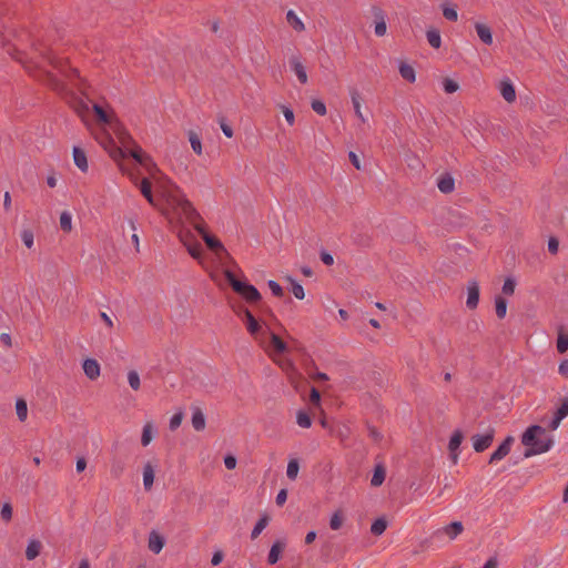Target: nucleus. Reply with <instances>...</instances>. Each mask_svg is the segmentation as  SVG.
<instances>
[{
  "label": "nucleus",
  "mask_w": 568,
  "mask_h": 568,
  "mask_svg": "<svg viewBox=\"0 0 568 568\" xmlns=\"http://www.w3.org/2000/svg\"><path fill=\"white\" fill-rule=\"evenodd\" d=\"M176 209L179 210V214L184 216L186 221L193 225L194 230L201 235L207 248L213 251L221 261L225 257L230 258L232 263H234L223 243L215 235L207 231L200 213L187 199H178Z\"/></svg>",
  "instance_id": "f257e3e1"
},
{
  "label": "nucleus",
  "mask_w": 568,
  "mask_h": 568,
  "mask_svg": "<svg viewBox=\"0 0 568 568\" xmlns=\"http://www.w3.org/2000/svg\"><path fill=\"white\" fill-rule=\"evenodd\" d=\"M110 128L121 145H118L113 136L105 130L97 134L95 139L114 161H121L126 158L129 148L135 145V141L119 120H114Z\"/></svg>",
  "instance_id": "f03ea898"
},
{
  "label": "nucleus",
  "mask_w": 568,
  "mask_h": 568,
  "mask_svg": "<svg viewBox=\"0 0 568 568\" xmlns=\"http://www.w3.org/2000/svg\"><path fill=\"white\" fill-rule=\"evenodd\" d=\"M521 444L526 447L524 457L529 458L550 450L555 439L552 435L547 433L546 428L539 425H531L521 435Z\"/></svg>",
  "instance_id": "7ed1b4c3"
},
{
  "label": "nucleus",
  "mask_w": 568,
  "mask_h": 568,
  "mask_svg": "<svg viewBox=\"0 0 568 568\" xmlns=\"http://www.w3.org/2000/svg\"><path fill=\"white\" fill-rule=\"evenodd\" d=\"M223 273L232 290L248 304L255 305L262 301V295L258 290L247 280H239L236 275L229 268L224 270Z\"/></svg>",
  "instance_id": "20e7f679"
},
{
  "label": "nucleus",
  "mask_w": 568,
  "mask_h": 568,
  "mask_svg": "<svg viewBox=\"0 0 568 568\" xmlns=\"http://www.w3.org/2000/svg\"><path fill=\"white\" fill-rule=\"evenodd\" d=\"M126 156H131L150 173L156 168V164L152 161L150 155H148L136 143L129 148Z\"/></svg>",
  "instance_id": "39448f33"
},
{
  "label": "nucleus",
  "mask_w": 568,
  "mask_h": 568,
  "mask_svg": "<svg viewBox=\"0 0 568 568\" xmlns=\"http://www.w3.org/2000/svg\"><path fill=\"white\" fill-rule=\"evenodd\" d=\"M126 156H131L150 173L156 168V164L152 161L150 155H148L136 143L129 148Z\"/></svg>",
  "instance_id": "423d86ee"
},
{
  "label": "nucleus",
  "mask_w": 568,
  "mask_h": 568,
  "mask_svg": "<svg viewBox=\"0 0 568 568\" xmlns=\"http://www.w3.org/2000/svg\"><path fill=\"white\" fill-rule=\"evenodd\" d=\"M126 156H131L150 173L156 168V164L152 161L150 155H148L136 143L129 148Z\"/></svg>",
  "instance_id": "0eeeda50"
},
{
  "label": "nucleus",
  "mask_w": 568,
  "mask_h": 568,
  "mask_svg": "<svg viewBox=\"0 0 568 568\" xmlns=\"http://www.w3.org/2000/svg\"><path fill=\"white\" fill-rule=\"evenodd\" d=\"M495 436V429L489 428L485 434H475L471 436L473 447L476 453H483L493 443Z\"/></svg>",
  "instance_id": "6e6552de"
},
{
  "label": "nucleus",
  "mask_w": 568,
  "mask_h": 568,
  "mask_svg": "<svg viewBox=\"0 0 568 568\" xmlns=\"http://www.w3.org/2000/svg\"><path fill=\"white\" fill-rule=\"evenodd\" d=\"M245 324L247 332L254 337L258 338L260 335L266 334L260 322L254 317L251 311H245V318L242 320Z\"/></svg>",
  "instance_id": "1a4fd4ad"
},
{
  "label": "nucleus",
  "mask_w": 568,
  "mask_h": 568,
  "mask_svg": "<svg viewBox=\"0 0 568 568\" xmlns=\"http://www.w3.org/2000/svg\"><path fill=\"white\" fill-rule=\"evenodd\" d=\"M480 296L479 284L473 280L467 283V301L466 306L469 310H475L478 306Z\"/></svg>",
  "instance_id": "9d476101"
},
{
  "label": "nucleus",
  "mask_w": 568,
  "mask_h": 568,
  "mask_svg": "<svg viewBox=\"0 0 568 568\" xmlns=\"http://www.w3.org/2000/svg\"><path fill=\"white\" fill-rule=\"evenodd\" d=\"M514 437L507 436L505 440L497 447V449L490 455L488 463L495 464L504 459L510 452Z\"/></svg>",
  "instance_id": "9b49d317"
},
{
  "label": "nucleus",
  "mask_w": 568,
  "mask_h": 568,
  "mask_svg": "<svg viewBox=\"0 0 568 568\" xmlns=\"http://www.w3.org/2000/svg\"><path fill=\"white\" fill-rule=\"evenodd\" d=\"M463 439V432L460 429L454 430L448 443L449 457L454 464H457L458 462V449L460 447Z\"/></svg>",
  "instance_id": "f8f14e48"
},
{
  "label": "nucleus",
  "mask_w": 568,
  "mask_h": 568,
  "mask_svg": "<svg viewBox=\"0 0 568 568\" xmlns=\"http://www.w3.org/2000/svg\"><path fill=\"white\" fill-rule=\"evenodd\" d=\"M288 62H290V67H291L292 71L296 74L298 81L302 84H305L307 82L308 78H307L305 67L302 64L300 58L297 55H292L290 58Z\"/></svg>",
  "instance_id": "ddd939ff"
},
{
  "label": "nucleus",
  "mask_w": 568,
  "mask_h": 568,
  "mask_svg": "<svg viewBox=\"0 0 568 568\" xmlns=\"http://www.w3.org/2000/svg\"><path fill=\"white\" fill-rule=\"evenodd\" d=\"M165 545V539L156 530L149 534L148 547L153 554H160Z\"/></svg>",
  "instance_id": "4468645a"
},
{
  "label": "nucleus",
  "mask_w": 568,
  "mask_h": 568,
  "mask_svg": "<svg viewBox=\"0 0 568 568\" xmlns=\"http://www.w3.org/2000/svg\"><path fill=\"white\" fill-rule=\"evenodd\" d=\"M437 187L444 194H449L455 190V179L449 173H443L437 179Z\"/></svg>",
  "instance_id": "2eb2a0df"
},
{
  "label": "nucleus",
  "mask_w": 568,
  "mask_h": 568,
  "mask_svg": "<svg viewBox=\"0 0 568 568\" xmlns=\"http://www.w3.org/2000/svg\"><path fill=\"white\" fill-rule=\"evenodd\" d=\"M499 91L501 97L508 103H511L516 100V90L513 82L509 79H505L499 84Z\"/></svg>",
  "instance_id": "dca6fc26"
},
{
  "label": "nucleus",
  "mask_w": 568,
  "mask_h": 568,
  "mask_svg": "<svg viewBox=\"0 0 568 568\" xmlns=\"http://www.w3.org/2000/svg\"><path fill=\"white\" fill-rule=\"evenodd\" d=\"M82 367L88 378L95 379L100 376V365L94 358L85 357Z\"/></svg>",
  "instance_id": "f3484780"
},
{
  "label": "nucleus",
  "mask_w": 568,
  "mask_h": 568,
  "mask_svg": "<svg viewBox=\"0 0 568 568\" xmlns=\"http://www.w3.org/2000/svg\"><path fill=\"white\" fill-rule=\"evenodd\" d=\"M93 112L99 123L111 126L114 123L115 118L110 115L103 106L98 103H93Z\"/></svg>",
  "instance_id": "a211bd4d"
},
{
  "label": "nucleus",
  "mask_w": 568,
  "mask_h": 568,
  "mask_svg": "<svg viewBox=\"0 0 568 568\" xmlns=\"http://www.w3.org/2000/svg\"><path fill=\"white\" fill-rule=\"evenodd\" d=\"M475 30L477 32L478 38L483 43L490 45L493 43V32L491 29L484 23L476 22Z\"/></svg>",
  "instance_id": "6ab92c4d"
},
{
  "label": "nucleus",
  "mask_w": 568,
  "mask_h": 568,
  "mask_svg": "<svg viewBox=\"0 0 568 568\" xmlns=\"http://www.w3.org/2000/svg\"><path fill=\"white\" fill-rule=\"evenodd\" d=\"M72 154H73L74 164L78 166V169L82 172H87L88 171V160H87V154H85L84 150L81 149L80 146H73Z\"/></svg>",
  "instance_id": "aec40b11"
},
{
  "label": "nucleus",
  "mask_w": 568,
  "mask_h": 568,
  "mask_svg": "<svg viewBox=\"0 0 568 568\" xmlns=\"http://www.w3.org/2000/svg\"><path fill=\"white\" fill-rule=\"evenodd\" d=\"M192 426L195 430L201 432L205 428V416L202 409L197 406H192Z\"/></svg>",
  "instance_id": "412c9836"
},
{
  "label": "nucleus",
  "mask_w": 568,
  "mask_h": 568,
  "mask_svg": "<svg viewBox=\"0 0 568 568\" xmlns=\"http://www.w3.org/2000/svg\"><path fill=\"white\" fill-rule=\"evenodd\" d=\"M284 548H285V544L283 541H280V540L275 541L270 549V552L267 556V562L270 565H275L278 561L280 555L284 550Z\"/></svg>",
  "instance_id": "4be33fe9"
},
{
  "label": "nucleus",
  "mask_w": 568,
  "mask_h": 568,
  "mask_svg": "<svg viewBox=\"0 0 568 568\" xmlns=\"http://www.w3.org/2000/svg\"><path fill=\"white\" fill-rule=\"evenodd\" d=\"M385 476H386V469H385L384 465L377 464L374 468V474L371 479V485L373 487H379L384 483Z\"/></svg>",
  "instance_id": "5701e85b"
},
{
  "label": "nucleus",
  "mask_w": 568,
  "mask_h": 568,
  "mask_svg": "<svg viewBox=\"0 0 568 568\" xmlns=\"http://www.w3.org/2000/svg\"><path fill=\"white\" fill-rule=\"evenodd\" d=\"M154 481V467L146 463L143 467V485L145 490H150Z\"/></svg>",
  "instance_id": "b1692460"
},
{
  "label": "nucleus",
  "mask_w": 568,
  "mask_h": 568,
  "mask_svg": "<svg viewBox=\"0 0 568 568\" xmlns=\"http://www.w3.org/2000/svg\"><path fill=\"white\" fill-rule=\"evenodd\" d=\"M266 334L270 335V346L274 351L278 353H284L287 351V344L278 335L272 332H266Z\"/></svg>",
  "instance_id": "393cba45"
},
{
  "label": "nucleus",
  "mask_w": 568,
  "mask_h": 568,
  "mask_svg": "<svg viewBox=\"0 0 568 568\" xmlns=\"http://www.w3.org/2000/svg\"><path fill=\"white\" fill-rule=\"evenodd\" d=\"M274 362L288 374L290 377L296 373L293 362L290 357H273Z\"/></svg>",
  "instance_id": "a878e982"
},
{
  "label": "nucleus",
  "mask_w": 568,
  "mask_h": 568,
  "mask_svg": "<svg viewBox=\"0 0 568 568\" xmlns=\"http://www.w3.org/2000/svg\"><path fill=\"white\" fill-rule=\"evenodd\" d=\"M399 74L400 77L406 80L407 82L409 83H414L415 80H416V73H415V70L414 68L408 64V63H405V62H402L399 64Z\"/></svg>",
  "instance_id": "bb28decb"
},
{
  "label": "nucleus",
  "mask_w": 568,
  "mask_h": 568,
  "mask_svg": "<svg viewBox=\"0 0 568 568\" xmlns=\"http://www.w3.org/2000/svg\"><path fill=\"white\" fill-rule=\"evenodd\" d=\"M507 305H508V301L504 296H501V295L495 296V311H496V315L499 320L505 318V316L507 314Z\"/></svg>",
  "instance_id": "cd10ccee"
},
{
  "label": "nucleus",
  "mask_w": 568,
  "mask_h": 568,
  "mask_svg": "<svg viewBox=\"0 0 568 568\" xmlns=\"http://www.w3.org/2000/svg\"><path fill=\"white\" fill-rule=\"evenodd\" d=\"M41 548H42V545L39 540H36V539L30 540L27 546V549H26L27 559L28 560L36 559L39 556Z\"/></svg>",
  "instance_id": "c85d7f7f"
},
{
  "label": "nucleus",
  "mask_w": 568,
  "mask_h": 568,
  "mask_svg": "<svg viewBox=\"0 0 568 568\" xmlns=\"http://www.w3.org/2000/svg\"><path fill=\"white\" fill-rule=\"evenodd\" d=\"M139 189L142 195L148 200L150 204H153L152 184L148 178H143L139 184Z\"/></svg>",
  "instance_id": "c756f323"
},
{
  "label": "nucleus",
  "mask_w": 568,
  "mask_h": 568,
  "mask_svg": "<svg viewBox=\"0 0 568 568\" xmlns=\"http://www.w3.org/2000/svg\"><path fill=\"white\" fill-rule=\"evenodd\" d=\"M286 21L295 31L301 32L305 29L304 23L302 22V20L296 16V13L293 10L287 11Z\"/></svg>",
  "instance_id": "7c9ffc66"
},
{
  "label": "nucleus",
  "mask_w": 568,
  "mask_h": 568,
  "mask_svg": "<svg viewBox=\"0 0 568 568\" xmlns=\"http://www.w3.org/2000/svg\"><path fill=\"white\" fill-rule=\"evenodd\" d=\"M351 98H352V103H353V108H354L356 116L358 119H361L362 122H365V119H364L362 110H361L362 98L356 89L351 90Z\"/></svg>",
  "instance_id": "2f4dec72"
},
{
  "label": "nucleus",
  "mask_w": 568,
  "mask_h": 568,
  "mask_svg": "<svg viewBox=\"0 0 568 568\" xmlns=\"http://www.w3.org/2000/svg\"><path fill=\"white\" fill-rule=\"evenodd\" d=\"M427 41L434 49H439L442 45L440 32L437 29H429L426 32Z\"/></svg>",
  "instance_id": "473e14b6"
},
{
  "label": "nucleus",
  "mask_w": 568,
  "mask_h": 568,
  "mask_svg": "<svg viewBox=\"0 0 568 568\" xmlns=\"http://www.w3.org/2000/svg\"><path fill=\"white\" fill-rule=\"evenodd\" d=\"M463 531V524L460 521H453L444 528V534L449 536L450 539L456 538Z\"/></svg>",
  "instance_id": "72a5a7b5"
},
{
  "label": "nucleus",
  "mask_w": 568,
  "mask_h": 568,
  "mask_svg": "<svg viewBox=\"0 0 568 568\" xmlns=\"http://www.w3.org/2000/svg\"><path fill=\"white\" fill-rule=\"evenodd\" d=\"M286 281L291 284V291L293 295L297 300H303L305 297V292L303 286L296 282L292 276H286Z\"/></svg>",
  "instance_id": "f704fd0d"
},
{
  "label": "nucleus",
  "mask_w": 568,
  "mask_h": 568,
  "mask_svg": "<svg viewBox=\"0 0 568 568\" xmlns=\"http://www.w3.org/2000/svg\"><path fill=\"white\" fill-rule=\"evenodd\" d=\"M387 528V520L384 517L377 518L371 526V532L381 536Z\"/></svg>",
  "instance_id": "c9c22d12"
},
{
  "label": "nucleus",
  "mask_w": 568,
  "mask_h": 568,
  "mask_svg": "<svg viewBox=\"0 0 568 568\" xmlns=\"http://www.w3.org/2000/svg\"><path fill=\"white\" fill-rule=\"evenodd\" d=\"M267 524H268V517L266 515L262 516L255 524V526L251 532V538L256 539L261 535V532L265 529Z\"/></svg>",
  "instance_id": "e433bc0d"
},
{
  "label": "nucleus",
  "mask_w": 568,
  "mask_h": 568,
  "mask_svg": "<svg viewBox=\"0 0 568 568\" xmlns=\"http://www.w3.org/2000/svg\"><path fill=\"white\" fill-rule=\"evenodd\" d=\"M568 349V333H565L562 328L559 329L557 338V351L560 354L566 353Z\"/></svg>",
  "instance_id": "4c0bfd02"
},
{
  "label": "nucleus",
  "mask_w": 568,
  "mask_h": 568,
  "mask_svg": "<svg viewBox=\"0 0 568 568\" xmlns=\"http://www.w3.org/2000/svg\"><path fill=\"white\" fill-rule=\"evenodd\" d=\"M16 412H17V416L20 422H24L27 419L28 406H27V402L24 399H22V398L17 399Z\"/></svg>",
  "instance_id": "58836bf2"
},
{
  "label": "nucleus",
  "mask_w": 568,
  "mask_h": 568,
  "mask_svg": "<svg viewBox=\"0 0 568 568\" xmlns=\"http://www.w3.org/2000/svg\"><path fill=\"white\" fill-rule=\"evenodd\" d=\"M296 423L302 428H310L312 425V418L306 412L298 410L296 414Z\"/></svg>",
  "instance_id": "ea45409f"
},
{
  "label": "nucleus",
  "mask_w": 568,
  "mask_h": 568,
  "mask_svg": "<svg viewBox=\"0 0 568 568\" xmlns=\"http://www.w3.org/2000/svg\"><path fill=\"white\" fill-rule=\"evenodd\" d=\"M189 141L191 143V148L192 150L196 153V154H202V143H201V139L200 136L193 132V131H190L189 132Z\"/></svg>",
  "instance_id": "a19ab883"
},
{
  "label": "nucleus",
  "mask_w": 568,
  "mask_h": 568,
  "mask_svg": "<svg viewBox=\"0 0 568 568\" xmlns=\"http://www.w3.org/2000/svg\"><path fill=\"white\" fill-rule=\"evenodd\" d=\"M60 227L63 232H70L72 230V217L71 214L67 211L62 212L60 215Z\"/></svg>",
  "instance_id": "79ce46f5"
},
{
  "label": "nucleus",
  "mask_w": 568,
  "mask_h": 568,
  "mask_svg": "<svg viewBox=\"0 0 568 568\" xmlns=\"http://www.w3.org/2000/svg\"><path fill=\"white\" fill-rule=\"evenodd\" d=\"M300 470V464L297 459H291L287 464L286 475L291 480L296 479Z\"/></svg>",
  "instance_id": "37998d69"
},
{
  "label": "nucleus",
  "mask_w": 568,
  "mask_h": 568,
  "mask_svg": "<svg viewBox=\"0 0 568 568\" xmlns=\"http://www.w3.org/2000/svg\"><path fill=\"white\" fill-rule=\"evenodd\" d=\"M516 287V281L513 277H506L501 287V292L504 295H513Z\"/></svg>",
  "instance_id": "c03bdc74"
},
{
  "label": "nucleus",
  "mask_w": 568,
  "mask_h": 568,
  "mask_svg": "<svg viewBox=\"0 0 568 568\" xmlns=\"http://www.w3.org/2000/svg\"><path fill=\"white\" fill-rule=\"evenodd\" d=\"M343 520H344V517H343L342 511L341 510L335 511L329 520L331 529H333V530L339 529L343 525Z\"/></svg>",
  "instance_id": "a18cd8bd"
},
{
  "label": "nucleus",
  "mask_w": 568,
  "mask_h": 568,
  "mask_svg": "<svg viewBox=\"0 0 568 568\" xmlns=\"http://www.w3.org/2000/svg\"><path fill=\"white\" fill-rule=\"evenodd\" d=\"M128 382L132 389H134V390L140 389L141 382H140V376L136 371H130L128 373Z\"/></svg>",
  "instance_id": "49530a36"
},
{
  "label": "nucleus",
  "mask_w": 568,
  "mask_h": 568,
  "mask_svg": "<svg viewBox=\"0 0 568 568\" xmlns=\"http://www.w3.org/2000/svg\"><path fill=\"white\" fill-rule=\"evenodd\" d=\"M152 440V425L150 423L143 426L141 444L148 446Z\"/></svg>",
  "instance_id": "de8ad7c7"
},
{
  "label": "nucleus",
  "mask_w": 568,
  "mask_h": 568,
  "mask_svg": "<svg viewBox=\"0 0 568 568\" xmlns=\"http://www.w3.org/2000/svg\"><path fill=\"white\" fill-rule=\"evenodd\" d=\"M443 89L446 93L450 94L455 93L459 89V85L455 80L445 78L443 81Z\"/></svg>",
  "instance_id": "09e8293b"
},
{
  "label": "nucleus",
  "mask_w": 568,
  "mask_h": 568,
  "mask_svg": "<svg viewBox=\"0 0 568 568\" xmlns=\"http://www.w3.org/2000/svg\"><path fill=\"white\" fill-rule=\"evenodd\" d=\"M189 254L195 258L199 260L202 255V245L199 242H194L190 245H186Z\"/></svg>",
  "instance_id": "8fccbe9b"
},
{
  "label": "nucleus",
  "mask_w": 568,
  "mask_h": 568,
  "mask_svg": "<svg viewBox=\"0 0 568 568\" xmlns=\"http://www.w3.org/2000/svg\"><path fill=\"white\" fill-rule=\"evenodd\" d=\"M443 16L448 21H457L458 13L455 7L444 6L443 7Z\"/></svg>",
  "instance_id": "3c124183"
},
{
  "label": "nucleus",
  "mask_w": 568,
  "mask_h": 568,
  "mask_svg": "<svg viewBox=\"0 0 568 568\" xmlns=\"http://www.w3.org/2000/svg\"><path fill=\"white\" fill-rule=\"evenodd\" d=\"M219 124L224 135L231 139L234 134L232 126L226 122L224 116H219Z\"/></svg>",
  "instance_id": "603ef678"
},
{
  "label": "nucleus",
  "mask_w": 568,
  "mask_h": 568,
  "mask_svg": "<svg viewBox=\"0 0 568 568\" xmlns=\"http://www.w3.org/2000/svg\"><path fill=\"white\" fill-rule=\"evenodd\" d=\"M311 106L314 112H316L318 115H325L327 110L326 105L322 100L314 99L311 102Z\"/></svg>",
  "instance_id": "864d4df0"
},
{
  "label": "nucleus",
  "mask_w": 568,
  "mask_h": 568,
  "mask_svg": "<svg viewBox=\"0 0 568 568\" xmlns=\"http://www.w3.org/2000/svg\"><path fill=\"white\" fill-rule=\"evenodd\" d=\"M267 286L274 296L282 297L284 295L283 287L276 281L270 280Z\"/></svg>",
  "instance_id": "5fc2aeb1"
},
{
  "label": "nucleus",
  "mask_w": 568,
  "mask_h": 568,
  "mask_svg": "<svg viewBox=\"0 0 568 568\" xmlns=\"http://www.w3.org/2000/svg\"><path fill=\"white\" fill-rule=\"evenodd\" d=\"M33 239L34 235L31 230H23L21 232V240L28 248H31L33 246Z\"/></svg>",
  "instance_id": "6e6d98bb"
},
{
  "label": "nucleus",
  "mask_w": 568,
  "mask_h": 568,
  "mask_svg": "<svg viewBox=\"0 0 568 568\" xmlns=\"http://www.w3.org/2000/svg\"><path fill=\"white\" fill-rule=\"evenodd\" d=\"M368 436L374 443H379L383 439V434L372 425H367Z\"/></svg>",
  "instance_id": "4d7b16f0"
},
{
  "label": "nucleus",
  "mask_w": 568,
  "mask_h": 568,
  "mask_svg": "<svg viewBox=\"0 0 568 568\" xmlns=\"http://www.w3.org/2000/svg\"><path fill=\"white\" fill-rule=\"evenodd\" d=\"M1 518L6 523L10 521L12 518V506L9 503H4L1 508Z\"/></svg>",
  "instance_id": "13d9d810"
},
{
  "label": "nucleus",
  "mask_w": 568,
  "mask_h": 568,
  "mask_svg": "<svg viewBox=\"0 0 568 568\" xmlns=\"http://www.w3.org/2000/svg\"><path fill=\"white\" fill-rule=\"evenodd\" d=\"M556 415L559 416V418H566L568 416V397H565L561 402V405L557 408Z\"/></svg>",
  "instance_id": "bf43d9fd"
},
{
  "label": "nucleus",
  "mask_w": 568,
  "mask_h": 568,
  "mask_svg": "<svg viewBox=\"0 0 568 568\" xmlns=\"http://www.w3.org/2000/svg\"><path fill=\"white\" fill-rule=\"evenodd\" d=\"M372 14H373L375 21H386L385 11L378 6L372 7Z\"/></svg>",
  "instance_id": "052dcab7"
},
{
  "label": "nucleus",
  "mask_w": 568,
  "mask_h": 568,
  "mask_svg": "<svg viewBox=\"0 0 568 568\" xmlns=\"http://www.w3.org/2000/svg\"><path fill=\"white\" fill-rule=\"evenodd\" d=\"M182 420H183V414L181 412L174 414L170 419V429L175 430L176 428H179Z\"/></svg>",
  "instance_id": "680f3d73"
},
{
  "label": "nucleus",
  "mask_w": 568,
  "mask_h": 568,
  "mask_svg": "<svg viewBox=\"0 0 568 568\" xmlns=\"http://www.w3.org/2000/svg\"><path fill=\"white\" fill-rule=\"evenodd\" d=\"M281 109H282L283 115H284L285 120L287 121V123L290 125H293L294 121H295L293 110L286 105H281Z\"/></svg>",
  "instance_id": "e2e57ef3"
},
{
  "label": "nucleus",
  "mask_w": 568,
  "mask_h": 568,
  "mask_svg": "<svg viewBox=\"0 0 568 568\" xmlns=\"http://www.w3.org/2000/svg\"><path fill=\"white\" fill-rule=\"evenodd\" d=\"M559 250V241L555 236H550L548 240V251L550 254H557Z\"/></svg>",
  "instance_id": "0e129e2a"
},
{
  "label": "nucleus",
  "mask_w": 568,
  "mask_h": 568,
  "mask_svg": "<svg viewBox=\"0 0 568 568\" xmlns=\"http://www.w3.org/2000/svg\"><path fill=\"white\" fill-rule=\"evenodd\" d=\"M374 31L377 37H384L387 31L386 21H375Z\"/></svg>",
  "instance_id": "69168bd1"
},
{
  "label": "nucleus",
  "mask_w": 568,
  "mask_h": 568,
  "mask_svg": "<svg viewBox=\"0 0 568 568\" xmlns=\"http://www.w3.org/2000/svg\"><path fill=\"white\" fill-rule=\"evenodd\" d=\"M320 258L327 266H331V265L334 264L333 255L331 253H328L327 251H325V250L321 251Z\"/></svg>",
  "instance_id": "338daca9"
},
{
  "label": "nucleus",
  "mask_w": 568,
  "mask_h": 568,
  "mask_svg": "<svg viewBox=\"0 0 568 568\" xmlns=\"http://www.w3.org/2000/svg\"><path fill=\"white\" fill-rule=\"evenodd\" d=\"M233 311L235 314L241 317L242 320L245 318V311H250L244 304L237 303L232 305Z\"/></svg>",
  "instance_id": "774afa93"
}]
</instances>
